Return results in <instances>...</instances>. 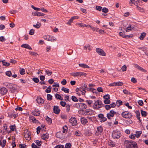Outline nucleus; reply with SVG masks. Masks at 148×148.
Segmentation results:
<instances>
[{
  "mask_svg": "<svg viewBox=\"0 0 148 148\" xmlns=\"http://www.w3.org/2000/svg\"><path fill=\"white\" fill-rule=\"evenodd\" d=\"M125 148H138L136 143L133 141L125 140L124 142Z\"/></svg>",
  "mask_w": 148,
  "mask_h": 148,
  "instance_id": "1",
  "label": "nucleus"
},
{
  "mask_svg": "<svg viewBox=\"0 0 148 148\" xmlns=\"http://www.w3.org/2000/svg\"><path fill=\"white\" fill-rule=\"evenodd\" d=\"M121 136L120 132L117 130H114L112 133V137L114 139H119Z\"/></svg>",
  "mask_w": 148,
  "mask_h": 148,
  "instance_id": "2",
  "label": "nucleus"
},
{
  "mask_svg": "<svg viewBox=\"0 0 148 148\" xmlns=\"http://www.w3.org/2000/svg\"><path fill=\"white\" fill-rule=\"evenodd\" d=\"M103 104L102 101L99 100H97L95 101L94 103L93 108L94 109H99V108L102 107Z\"/></svg>",
  "mask_w": 148,
  "mask_h": 148,
  "instance_id": "3",
  "label": "nucleus"
},
{
  "mask_svg": "<svg viewBox=\"0 0 148 148\" xmlns=\"http://www.w3.org/2000/svg\"><path fill=\"white\" fill-rule=\"evenodd\" d=\"M70 74L71 75L74 77H86V73L82 72H72Z\"/></svg>",
  "mask_w": 148,
  "mask_h": 148,
  "instance_id": "4",
  "label": "nucleus"
},
{
  "mask_svg": "<svg viewBox=\"0 0 148 148\" xmlns=\"http://www.w3.org/2000/svg\"><path fill=\"white\" fill-rule=\"evenodd\" d=\"M121 115L126 119H130L133 116L132 113L127 111H124L121 113Z\"/></svg>",
  "mask_w": 148,
  "mask_h": 148,
  "instance_id": "5",
  "label": "nucleus"
},
{
  "mask_svg": "<svg viewBox=\"0 0 148 148\" xmlns=\"http://www.w3.org/2000/svg\"><path fill=\"white\" fill-rule=\"evenodd\" d=\"M75 106L77 108L82 110L86 109L87 108V106L86 104L82 103H77Z\"/></svg>",
  "mask_w": 148,
  "mask_h": 148,
  "instance_id": "6",
  "label": "nucleus"
},
{
  "mask_svg": "<svg viewBox=\"0 0 148 148\" xmlns=\"http://www.w3.org/2000/svg\"><path fill=\"white\" fill-rule=\"evenodd\" d=\"M103 132V128L101 126L98 127H97V130L95 133L96 136H99L101 135Z\"/></svg>",
  "mask_w": 148,
  "mask_h": 148,
  "instance_id": "7",
  "label": "nucleus"
},
{
  "mask_svg": "<svg viewBox=\"0 0 148 148\" xmlns=\"http://www.w3.org/2000/svg\"><path fill=\"white\" fill-rule=\"evenodd\" d=\"M96 51L99 55L103 56H106V53L101 48H96Z\"/></svg>",
  "mask_w": 148,
  "mask_h": 148,
  "instance_id": "8",
  "label": "nucleus"
},
{
  "mask_svg": "<svg viewBox=\"0 0 148 148\" xmlns=\"http://www.w3.org/2000/svg\"><path fill=\"white\" fill-rule=\"evenodd\" d=\"M69 122L72 125L75 126L77 124V121L75 117H71L69 119Z\"/></svg>",
  "mask_w": 148,
  "mask_h": 148,
  "instance_id": "9",
  "label": "nucleus"
},
{
  "mask_svg": "<svg viewBox=\"0 0 148 148\" xmlns=\"http://www.w3.org/2000/svg\"><path fill=\"white\" fill-rule=\"evenodd\" d=\"M84 114L85 115H92L94 113V111L92 110L86 109L84 110Z\"/></svg>",
  "mask_w": 148,
  "mask_h": 148,
  "instance_id": "10",
  "label": "nucleus"
},
{
  "mask_svg": "<svg viewBox=\"0 0 148 148\" xmlns=\"http://www.w3.org/2000/svg\"><path fill=\"white\" fill-rule=\"evenodd\" d=\"M8 86H10L9 88L11 89V90L12 92H14L17 89V86L16 85H13L12 86V84L10 83H8Z\"/></svg>",
  "mask_w": 148,
  "mask_h": 148,
  "instance_id": "11",
  "label": "nucleus"
},
{
  "mask_svg": "<svg viewBox=\"0 0 148 148\" xmlns=\"http://www.w3.org/2000/svg\"><path fill=\"white\" fill-rule=\"evenodd\" d=\"M116 114V112L113 110H111L109 113L107 114V116L108 119H110L111 117H113L114 115Z\"/></svg>",
  "mask_w": 148,
  "mask_h": 148,
  "instance_id": "12",
  "label": "nucleus"
},
{
  "mask_svg": "<svg viewBox=\"0 0 148 148\" xmlns=\"http://www.w3.org/2000/svg\"><path fill=\"white\" fill-rule=\"evenodd\" d=\"M119 35L122 36L123 38H131L132 37V35H125L124 33H123L122 32H120L119 33Z\"/></svg>",
  "mask_w": 148,
  "mask_h": 148,
  "instance_id": "13",
  "label": "nucleus"
},
{
  "mask_svg": "<svg viewBox=\"0 0 148 148\" xmlns=\"http://www.w3.org/2000/svg\"><path fill=\"white\" fill-rule=\"evenodd\" d=\"M54 112L56 114H58L60 112L59 108L57 106H54L53 108Z\"/></svg>",
  "mask_w": 148,
  "mask_h": 148,
  "instance_id": "14",
  "label": "nucleus"
},
{
  "mask_svg": "<svg viewBox=\"0 0 148 148\" xmlns=\"http://www.w3.org/2000/svg\"><path fill=\"white\" fill-rule=\"evenodd\" d=\"M7 92V89L5 87H3L0 89V94L1 95H5L6 93Z\"/></svg>",
  "mask_w": 148,
  "mask_h": 148,
  "instance_id": "15",
  "label": "nucleus"
},
{
  "mask_svg": "<svg viewBox=\"0 0 148 148\" xmlns=\"http://www.w3.org/2000/svg\"><path fill=\"white\" fill-rule=\"evenodd\" d=\"M134 67L138 69L139 70L143 72H146V71L144 69H143V68L140 66L138 64H135L134 65Z\"/></svg>",
  "mask_w": 148,
  "mask_h": 148,
  "instance_id": "16",
  "label": "nucleus"
},
{
  "mask_svg": "<svg viewBox=\"0 0 148 148\" xmlns=\"http://www.w3.org/2000/svg\"><path fill=\"white\" fill-rule=\"evenodd\" d=\"M32 114L34 116H38L40 114V112L38 109H35L32 111Z\"/></svg>",
  "mask_w": 148,
  "mask_h": 148,
  "instance_id": "17",
  "label": "nucleus"
},
{
  "mask_svg": "<svg viewBox=\"0 0 148 148\" xmlns=\"http://www.w3.org/2000/svg\"><path fill=\"white\" fill-rule=\"evenodd\" d=\"M29 119L33 123H37L38 121L33 116H31L29 117Z\"/></svg>",
  "mask_w": 148,
  "mask_h": 148,
  "instance_id": "18",
  "label": "nucleus"
},
{
  "mask_svg": "<svg viewBox=\"0 0 148 148\" xmlns=\"http://www.w3.org/2000/svg\"><path fill=\"white\" fill-rule=\"evenodd\" d=\"M24 136L27 140H29L31 138L30 133L28 132L25 133Z\"/></svg>",
  "mask_w": 148,
  "mask_h": 148,
  "instance_id": "19",
  "label": "nucleus"
},
{
  "mask_svg": "<svg viewBox=\"0 0 148 148\" xmlns=\"http://www.w3.org/2000/svg\"><path fill=\"white\" fill-rule=\"evenodd\" d=\"M81 123L83 125H85L88 122L87 119L84 117H82L80 119Z\"/></svg>",
  "mask_w": 148,
  "mask_h": 148,
  "instance_id": "20",
  "label": "nucleus"
},
{
  "mask_svg": "<svg viewBox=\"0 0 148 148\" xmlns=\"http://www.w3.org/2000/svg\"><path fill=\"white\" fill-rule=\"evenodd\" d=\"M49 137V134L47 133L45 134H43L41 136V138L44 140L48 139Z\"/></svg>",
  "mask_w": 148,
  "mask_h": 148,
  "instance_id": "21",
  "label": "nucleus"
},
{
  "mask_svg": "<svg viewBox=\"0 0 148 148\" xmlns=\"http://www.w3.org/2000/svg\"><path fill=\"white\" fill-rule=\"evenodd\" d=\"M21 47H24L25 48L28 49H32V48L28 44H23L21 45Z\"/></svg>",
  "mask_w": 148,
  "mask_h": 148,
  "instance_id": "22",
  "label": "nucleus"
},
{
  "mask_svg": "<svg viewBox=\"0 0 148 148\" xmlns=\"http://www.w3.org/2000/svg\"><path fill=\"white\" fill-rule=\"evenodd\" d=\"M37 102L38 103H44V101L41 97H38L36 99Z\"/></svg>",
  "mask_w": 148,
  "mask_h": 148,
  "instance_id": "23",
  "label": "nucleus"
},
{
  "mask_svg": "<svg viewBox=\"0 0 148 148\" xmlns=\"http://www.w3.org/2000/svg\"><path fill=\"white\" fill-rule=\"evenodd\" d=\"M79 65L81 67L83 68H90L89 66L86 64H79Z\"/></svg>",
  "mask_w": 148,
  "mask_h": 148,
  "instance_id": "24",
  "label": "nucleus"
},
{
  "mask_svg": "<svg viewBox=\"0 0 148 148\" xmlns=\"http://www.w3.org/2000/svg\"><path fill=\"white\" fill-rule=\"evenodd\" d=\"M142 131H136V134H135L136 137L137 138H139L142 134Z\"/></svg>",
  "mask_w": 148,
  "mask_h": 148,
  "instance_id": "25",
  "label": "nucleus"
},
{
  "mask_svg": "<svg viewBox=\"0 0 148 148\" xmlns=\"http://www.w3.org/2000/svg\"><path fill=\"white\" fill-rule=\"evenodd\" d=\"M75 91L77 92H79V91H80L81 92L83 95H84L86 92V91L85 90H83L82 91L78 88H76Z\"/></svg>",
  "mask_w": 148,
  "mask_h": 148,
  "instance_id": "26",
  "label": "nucleus"
},
{
  "mask_svg": "<svg viewBox=\"0 0 148 148\" xmlns=\"http://www.w3.org/2000/svg\"><path fill=\"white\" fill-rule=\"evenodd\" d=\"M146 34L145 32H143L141 33L139 38L141 40H143L145 37Z\"/></svg>",
  "mask_w": 148,
  "mask_h": 148,
  "instance_id": "27",
  "label": "nucleus"
},
{
  "mask_svg": "<svg viewBox=\"0 0 148 148\" xmlns=\"http://www.w3.org/2000/svg\"><path fill=\"white\" fill-rule=\"evenodd\" d=\"M132 3L134 4L136 6L138 5L139 3L138 0H130Z\"/></svg>",
  "mask_w": 148,
  "mask_h": 148,
  "instance_id": "28",
  "label": "nucleus"
},
{
  "mask_svg": "<svg viewBox=\"0 0 148 148\" xmlns=\"http://www.w3.org/2000/svg\"><path fill=\"white\" fill-rule=\"evenodd\" d=\"M71 106V105H69V104H67L66 105V111L67 112H69L70 111V107Z\"/></svg>",
  "mask_w": 148,
  "mask_h": 148,
  "instance_id": "29",
  "label": "nucleus"
},
{
  "mask_svg": "<svg viewBox=\"0 0 148 148\" xmlns=\"http://www.w3.org/2000/svg\"><path fill=\"white\" fill-rule=\"evenodd\" d=\"M63 130L62 132L63 133L67 132L68 130V128L66 125H64L63 127Z\"/></svg>",
  "mask_w": 148,
  "mask_h": 148,
  "instance_id": "30",
  "label": "nucleus"
},
{
  "mask_svg": "<svg viewBox=\"0 0 148 148\" xmlns=\"http://www.w3.org/2000/svg\"><path fill=\"white\" fill-rule=\"evenodd\" d=\"M41 23H39L38 22H37L36 25H34L33 26L37 29L39 28L41 26Z\"/></svg>",
  "mask_w": 148,
  "mask_h": 148,
  "instance_id": "31",
  "label": "nucleus"
},
{
  "mask_svg": "<svg viewBox=\"0 0 148 148\" xmlns=\"http://www.w3.org/2000/svg\"><path fill=\"white\" fill-rule=\"evenodd\" d=\"M55 97L56 98L59 99L60 100H63L62 98L58 94H56L55 95Z\"/></svg>",
  "mask_w": 148,
  "mask_h": 148,
  "instance_id": "32",
  "label": "nucleus"
},
{
  "mask_svg": "<svg viewBox=\"0 0 148 148\" xmlns=\"http://www.w3.org/2000/svg\"><path fill=\"white\" fill-rule=\"evenodd\" d=\"M45 72L46 74L49 76L51 75L52 74V71H51L49 70H46L45 71Z\"/></svg>",
  "mask_w": 148,
  "mask_h": 148,
  "instance_id": "33",
  "label": "nucleus"
},
{
  "mask_svg": "<svg viewBox=\"0 0 148 148\" xmlns=\"http://www.w3.org/2000/svg\"><path fill=\"white\" fill-rule=\"evenodd\" d=\"M34 15L36 16H43L44 14L38 12H36L34 13Z\"/></svg>",
  "mask_w": 148,
  "mask_h": 148,
  "instance_id": "34",
  "label": "nucleus"
},
{
  "mask_svg": "<svg viewBox=\"0 0 148 148\" xmlns=\"http://www.w3.org/2000/svg\"><path fill=\"white\" fill-rule=\"evenodd\" d=\"M61 90L62 91H64V92L65 93H68L69 92V89L66 88L64 87L62 88Z\"/></svg>",
  "mask_w": 148,
  "mask_h": 148,
  "instance_id": "35",
  "label": "nucleus"
},
{
  "mask_svg": "<svg viewBox=\"0 0 148 148\" xmlns=\"http://www.w3.org/2000/svg\"><path fill=\"white\" fill-rule=\"evenodd\" d=\"M2 62L3 65L5 66H9L10 65L9 63L6 62L4 60L2 61Z\"/></svg>",
  "mask_w": 148,
  "mask_h": 148,
  "instance_id": "36",
  "label": "nucleus"
},
{
  "mask_svg": "<svg viewBox=\"0 0 148 148\" xmlns=\"http://www.w3.org/2000/svg\"><path fill=\"white\" fill-rule=\"evenodd\" d=\"M84 49L85 50H86L87 49L89 51H90L91 49L90 48V45L89 44H88L84 47Z\"/></svg>",
  "mask_w": 148,
  "mask_h": 148,
  "instance_id": "37",
  "label": "nucleus"
},
{
  "mask_svg": "<svg viewBox=\"0 0 148 148\" xmlns=\"http://www.w3.org/2000/svg\"><path fill=\"white\" fill-rule=\"evenodd\" d=\"M136 137L135 134H133L132 133L129 136V138L133 140L135 139Z\"/></svg>",
  "mask_w": 148,
  "mask_h": 148,
  "instance_id": "38",
  "label": "nucleus"
},
{
  "mask_svg": "<svg viewBox=\"0 0 148 148\" xmlns=\"http://www.w3.org/2000/svg\"><path fill=\"white\" fill-rule=\"evenodd\" d=\"M141 113L142 116L143 117H145L147 116V113L146 112L141 110Z\"/></svg>",
  "mask_w": 148,
  "mask_h": 148,
  "instance_id": "39",
  "label": "nucleus"
},
{
  "mask_svg": "<svg viewBox=\"0 0 148 148\" xmlns=\"http://www.w3.org/2000/svg\"><path fill=\"white\" fill-rule=\"evenodd\" d=\"M21 75H23L25 74V69L23 68H20L19 71Z\"/></svg>",
  "mask_w": 148,
  "mask_h": 148,
  "instance_id": "40",
  "label": "nucleus"
},
{
  "mask_svg": "<svg viewBox=\"0 0 148 148\" xmlns=\"http://www.w3.org/2000/svg\"><path fill=\"white\" fill-rule=\"evenodd\" d=\"M51 87L49 86L45 90V91L47 93H49L51 92Z\"/></svg>",
  "mask_w": 148,
  "mask_h": 148,
  "instance_id": "41",
  "label": "nucleus"
},
{
  "mask_svg": "<svg viewBox=\"0 0 148 148\" xmlns=\"http://www.w3.org/2000/svg\"><path fill=\"white\" fill-rule=\"evenodd\" d=\"M56 39L55 38L52 36H49V41H56Z\"/></svg>",
  "mask_w": 148,
  "mask_h": 148,
  "instance_id": "42",
  "label": "nucleus"
},
{
  "mask_svg": "<svg viewBox=\"0 0 148 148\" xmlns=\"http://www.w3.org/2000/svg\"><path fill=\"white\" fill-rule=\"evenodd\" d=\"M72 100L74 102H77L78 101V100L77 98V97L74 96H72Z\"/></svg>",
  "mask_w": 148,
  "mask_h": 148,
  "instance_id": "43",
  "label": "nucleus"
},
{
  "mask_svg": "<svg viewBox=\"0 0 148 148\" xmlns=\"http://www.w3.org/2000/svg\"><path fill=\"white\" fill-rule=\"evenodd\" d=\"M122 101L120 100H119L116 101V103L117 105L119 106L122 104Z\"/></svg>",
  "mask_w": 148,
  "mask_h": 148,
  "instance_id": "44",
  "label": "nucleus"
},
{
  "mask_svg": "<svg viewBox=\"0 0 148 148\" xmlns=\"http://www.w3.org/2000/svg\"><path fill=\"white\" fill-rule=\"evenodd\" d=\"M126 123L128 124H130L132 123V121L130 119H129L128 120H126L125 121Z\"/></svg>",
  "mask_w": 148,
  "mask_h": 148,
  "instance_id": "45",
  "label": "nucleus"
},
{
  "mask_svg": "<svg viewBox=\"0 0 148 148\" xmlns=\"http://www.w3.org/2000/svg\"><path fill=\"white\" fill-rule=\"evenodd\" d=\"M10 128L12 131H14L16 128V126L15 125H11L10 126Z\"/></svg>",
  "mask_w": 148,
  "mask_h": 148,
  "instance_id": "46",
  "label": "nucleus"
},
{
  "mask_svg": "<svg viewBox=\"0 0 148 148\" xmlns=\"http://www.w3.org/2000/svg\"><path fill=\"white\" fill-rule=\"evenodd\" d=\"M46 120L48 122V123L51 124V118L47 117L46 118Z\"/></svg>",
  "mask_w": 148,
  "mask_h": 148,
  "instance_id": "47",
  "label": "nucleus"
},
{
  "mask_svg": "<svg viewBox=\"0 0 148 148\" xmlns=\"http://www.w3.org/2000/svg\"><path fill=\"white\" fill-rule=\"evenodd\" d=\"M64 100L66 102H68L70 101L69 97L68 95H66L64 97Z\"/></svg>",
  "mask_w": 148,
  "mask_h": 148,
  "instance_id": "48",
  "label": "nucleus"
},
{
  "mask_svg": "<svg viewBox=\"0 0 148 148\" xmlns=\"http://www.w3.org/2000/svg\"><path fill=\"white\" fill-rule=\"evenodd\" d=\"M123 83L122 82H116V86H121L123 85Z\"/></svg>",
  "mask_w": 148,
  "mask_h": 148,
  "instance_id": "49",
  "label": "nucleus"
},
{
  "mask_svg": "<svg viewBox=\"0 0 148 148\" xmlns=\"http://www.w3.org/2000/svg\"><path fill=\"white\" fill-rule=\"evenodd\" d=\"M20 148H26V145L25 144H20L19 145Z\"/></svg>",
  "mask_w": 148,
  "mask_h": 148,
  "instance_id": "50",
  "label": "nucleus"
},
{
  "mask_svg": "<svg viewBox=\"0 0 148 148\" xmlns=\"http://www.w3.org/2000/svg\"><path fill=\"white\" fill-rule=\"evenodd\" d=\"M60 105L63 107L65 106L67 104L66 103L63 101H61L60 102Z\"/></svg>",
  "mask_w": 148,
  "mask_h": 148,
  "instance_id": "51",
  "label": "nucleus"
},
{
  "mask_svg": "<svg viewBox=\"0 0 148 148\" xmlns=\"http://www.w3.org/2000/svg\"><path fill=\"white\" fill-rule=\"evenodd\" d=\"M103 98L105 100L110 99V95L108 94H107L103 96Z\"/></svg>",
  "mask_w": 148,
  "mask_h": 148,
  "instance_id": "52",
  "label": "nucleus"
},
{
  "mask_svg": "<svg viewBox=\"0 0 148 148\" xmlns=\"http://www.w3.org/2000/svg\"><path fill=\"white\" fill-rule=\"evenodd\" d=\"M86 102L88 103L89 106H91L92 103L93 101L91 100H87Z\"/></svg>",
  "mask_w": 148,
  "mask_h": 148,
  "instance_id": "53",
  "label": "nucleus"
},
{
  "mask_svg": "<svg viewBox=\"0 0 148 148\" xmlns=\"http://www.w3.org/2000/svg\"><path fill=\"white\" fill-rule=\"evenodd\" d=\"M127 66L126 65H124L121 68V69L123 71H125L127 70Z\"/></svg>",
  "mask_w": 148,
  "mask_h": 148,
  "instance_id": "54",
  "label": "nucleus"
},
{
  "mask_svg": "<svg viewBox=\"0 0 148 148\" xmlns=\"http://www.w3.org/2000/svg\"><path fill=\"white\" fill-rule=\"evenodd\" d=\"M5 74L7 76L9 77H10L12 75L11 72L10 71L6 72Z\"/></svg>",
  "mask_w": 148,
  "mask_h": 148,
  "instance_id": "55",
  "label": "nucleus"
},
{
  "mask_svg": "<svg viewBox=\"0 0 148 148\" xmlns=\"http://www.w3.org/2000/svg\"><path fill=\"white\" fill-rule=\"evenodd\" d=\"M33 80L35 83H38L39 82V80L38 78L36 77L32 79Z\"/></svg>",
  "mask_w": 148,
  "mask_h": 148,
  "instance_id": "56",
  "label": "nucleus"
},
{
  "mask_svg": "<svg viewBox=\"0 0 148 148\" xmlns=\"http://www.w3.org/2000/svg\"><path fill=\"white\" fill-rule=\"evenodd\" d=\"M71 146V144L70 143H68L66 144L65 147V148H70Z\"/></svg>",
  "mask_w": 148,
  "mask_h": 148,
  "instance_id": "57",
  "label": "nucleus"
},
{
  "mask_svg": "<svg viewBox=\"0 0 148 148\" xmlns=\"http://www.w3.org/2000/svg\"><path fill=\"white\" fill-rule=\"evenodd\" d=\"M102 11L105 13H106L108 12V9L106 8H104L102 9Z\"/></svg>",
  "mask_w": 148,
  "mask_h": 148,
  "instance_id": "58",
  "label": "nucleus"
},
{
  "mask_svg": "<svg viewBox=\"0 0 148 148\" xmlns=\"http://www.w3.org/2000/svg\"><path fill=\"white\" fill-rule=\"evenodd\" d=\"M52 96L50 94H47V99L48 100H51L52 99Z\"/></svg>",
  "mask_w": 148,
  "mask_h": 148,
  "instance_id": "59",
  "label": "nucleus"
},
{
  "mask_svg": "<svg viewBox=\"0 0 148 148\" xmlns=\"http://www.w3.org/2000/svg\"><path fill=\"white\" fill-rule=\"evenodd\" d=\"M109 145L112 147H114L116 146V144L112 142H110L109 143Z\"/></svg>",
  "mask_w": 148,
  "mask_h": 148,
  "instance_id": "60",
  "label": "nucleus"
},
{
  "mask_svg": "<svg viewBox=\"0 0 148 148\" xmlns=\"http://www.w3.org/2000/svg\"><path fill=\"white\" fill-rule=\"evenodd\" d=\"M97 90L99 92H103V91L102 88L101 87H99L97 88Z\"/></svg>",
  "mask_w": 148,
  "mask_h": 148,
  "instance_id": "61",
  "label": "nucleus"
},
{
  "mask_svg": "<svg viewBox=\"0 0 148 148\" xmlns=\"http://www.w3.org/2000/svg\"><path fill=\"white\" fill-rule=\"evenodd\" d=\"M138 103L139 105L141 106H143V101L142 100H139L138 101Z\"/></svg>",
  "mask_w": 148,
  "mask_h": 148,
  "instance_id": "62",
  "label": "nucleus"
},
{
  "mask_svg": "<svg viewBox=\"0 0 148 148\" xmlns=\"http://www.w3.org/2000/svg\"><path fill=\"white\" fill-rule=\"evenodd\" d=\"M15 110L16 111L19 110L20 111H22L23 110V108L21 107L17 106Z\"/></svg>",
  "mask_w": 148,
  "mask_h": 148,
  "instance_id": "63",
  "label": "nucleus"
},
{
  "mask_svg": "<svg viewBox=\"0 0 148 148\" xmlns=\"http://www.w3.org/2000/svg\"><path fill=\"white\" fill-rule=\"evenodd\" d=\"M54 148H64V146L63 145H59L56 146Z\"/></svg>",
  "mask_w": 148,
  "mask_h": 148,
  "instance_id": "64",
  "label": "nucleus"
}]
</instances>
